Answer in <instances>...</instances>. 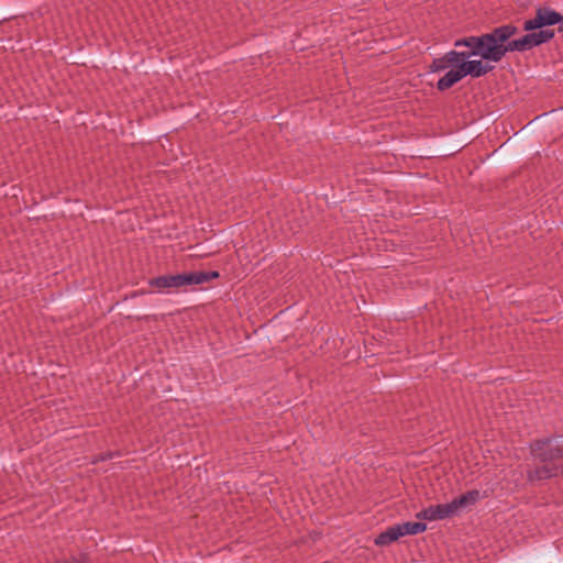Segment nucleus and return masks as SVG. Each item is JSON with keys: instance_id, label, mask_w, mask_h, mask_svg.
<instances>
[{"instance_id": "nucleus-21", "label": "nucleus", "mask_w": 563, "mask_h": 563, "mask_svg": "<svg viewBox=\"0 0 563 563\" xmlns=\"http://www.w3.org/2000/svg\"><path fill=\"white\" fill-rule=\"evenodd\" d=\"M151 317L150 316H139L137 320H145L147 321Z\"/></svg>"}, {"instance_id": "nucleus-2", "label": "nucleus", "mask_w": 563, "mask_h": 563, "mask_svg": "<svg viewBox=\"0 0 563 563\" xmlns=\"http://www.w3.org/2000/svg\"><path fill=\"white\" fill-rule=\"evenodd\" d=\"M500 32H487L481 35L463 36L454 42V47H465L464 51L452 49L440 58H434L429 65L430 73H439L453 65H460L472 57H482V60H501L504 41Z\"/></svg>"}, {"instance_id": "nucleus-10", "label": "nucleus", "mask_w": 563, "mask_h": 563, "mask_svg": "<svg viewBox=\"0 0 563 563\" xmlns=\"http://www.w3.org/2000/svg\"><path fill=\"white\" fill-rule=\"evenodd\" d=\"M146 294H153L152 290H134L129 295H125L122 300L117 301L112 308L115 309L119 312H132V313H141V312H147L150 311L148 308H142V307H134L132 303L129 302V300L134 299L139 296H143Z\"/></svg>"}, {"instance_id": "nucleus-5", "label": "nucleus", "mask_w": 563, "mask_h": 563, "mask_svg": "<svg viewBox=\"0 0 563 563\" xmlns=\"http://www.w3.org/2000/svg\"><path fill=\"white\" fill-rule=\"evenodd\" d=\"M500 60H482L468 59L460 65H453V68L446 71L437 82L439 91H445L460 82L466 76L472 78H481L495 69L492 63H499Z\"/></svg>"}, {"instance_id": "nucleus-17", "label": "nucleus", "mask_w": 563, "mask_h": 563, "mask_svg": "<svg viewBox=\"0 0 563 563\" xmlns=\"http://www.w3.org/2000/svg\"><path fill=\"white\" fill-rule=\"evenodd\" d=\"M14 12H16V9H14V8H11V7H0V24L14 19L15 16H13V15L7 18V15H9L11 13H14Z\"/></svg>"}, {"instance_id": "nucleus-8", "label": "nucleus", "mask_w": 563, "mask_h": 563, "mask_svg": "<svg viewBox=\"0 0 563 563\" xmlns=\"http://www.w3.org/2000/svg\"><path fill=\"white\" fill-rule=\"evenodd\" d=\"M468 132L455 137H451L438 143L433 150V154L450 157L460 153L466 145V141L470 139Z\"/></svg>"}, {"instance_id": "nucleus-12", "label": "nucleus", "mask_w": 563, "mask_h": 563, "mask_svg": "<svg viewBox=\"0 0 563 563\" xmlns=\"http://www.w3.org/2000/svg\"><path fill=\"white\" fill-rule=\"evenodd\" d=\"M399 532V537L416 536L427 530V523L422 521H407L396 525Z\"/></svg>"}, {"instance_id": "nucleus-4", "label": "nucleus", "mask_w": 563, "mask_h": 563, "mask_svg": "<svg viewBox=\"0 0 563 563\" xmlns=\"http://www.w3.org/2000/svg\"><path fill=\"white\" fill-rule=\"evenodd\" d=\"M531 136L532 134L523 125L481 161L486 162L488 167H498L517 162L538 150V146L529 145Z\"/></svg>"}, {"instance_id": "nucleus-20", "label": "nucleus", "mask_w": 563, "mask_h": 563, "mask_svg": "<svg viewBox=\"0 0 563 563\" xmlns=\"http://www.w3.org/2000/svg\"><path fill=\"white\" fill-rule=\"evenodd\" d=\"M416 518L419 520L431 521L430 507L423 508L419 512H417Z\"/></svg>"}, {"instance_id": "nucleus-22", "label": "nucleus", "mask_w": 563, "mask_h": 563, "mask_svg": "<svg viewBox=\"0 0 563 563\" xmlns=\"http://www.w3.org/2000/svg\"><path fill=\"white\" fill-rule=\"evenodd\" d=\"M194 247H195V249H196V251H198V252H199V251H202V246H201V244H196Z\"/></svg>"}, {"instance_id": "nucleus-13", "label": "nucleus", "mask_w": 563, "mask_h": 563, "mask_svg": "<svg viewBox=\"0 0 563 563\" xmlns=\"http://www.w3.org/2000/svg\"><path fill=\"white\" fill-rule=\"evenodd\" d=\"M396 525L388 527L385 531L380 532L375 539L374 544L377 547H387L400 539Z\"/></svg>"}, {"instance_id": "nucleus-6", "label": "nucleus", "mask_w": 563, "mask_h": 563, "mask_svg": "<svg viewBox=\"0 0 563 563\" xmlns=\"http://www.w3.org/2000/svg\"><path fill=\"white\" fill-rule=\"evenodd\" d=\"M148 285L158 289L180 288L191 286L189 272L159 275L148 279Z\"/></svg>"}, {"instance_id": "nucleus-15", "label": "nucleus", "mask_w": 563, "mask_h": 563, "mask_svg": "<svg viewBox=\"0 0 563 563\" xmlns=\"http://www.w3.org/2000/svg\"><path fill=\"white\" fill-rule=\"evenodd\" d=\"M190 284L192 285H201L205 283H209L213 279H218L220 277V273L218 271H190Z\"/></svg>"}, {"instance_id": "nucleus-9", "label": "nucleus", "mask_w": 563, "mask_h": 563, "mask_svg": "<svg viewBox=\"0 0 563 563\" xmlns=\"http://www.w3.org/2000/svg\"><path fill=\"white\" fill-rule=\"evenodd\" d=\"M563 117V106L545 111L541 114L536 115L528 123L525 124L528 131L533 135L534 132L542 125L548 123H554Z\"/></svg>"}, {"instance_id": "nucleus-18", "label": "nucleus", "mask_w": 563, "mask_h": 563, "mask_svg": "<svg viewBox=\"0 0 563 563\" xmlns=\"http://www.w3.org/2000/svg\"><path fill=\"white\" fill-rule=\"evenodd\" d=\"M113 455H119V452H110V451H108L106 453H100V454L96 455L92 459V464L110 460V459H112Z\"/></svg>"}, {"instance_id": "nucleus-16", "label": "nucleus", "mask_w": 563, "mask_h": 563, "mask_svg": "<svg viewBox=\"0 0 563 563\" xmlns=\"http://www.w3.org/2000/svg\"><path fill=\"white\" fill-rule=\"evenodd\" d=\"M429 507H430L431 521L444 520V519L452 518L455 516L451 508L450 503L431 505Z\"/></svg>"}, {"instance_id": "nucleus-3", "label": "nucleus", "mask_w": 563, "mask_h": 563, "mask_svg": "<svg viewBox=\"0 0 563 563\" xmlns=\"http://www.w3.org/2000/svg\"><path fill=\"white\" fill-rule=\"evenodd\" d=\"M530 454L540 463L532 471H528V482L547 481L563 476V434L553 433L536 439L529 443Z\"/></svg>"}, {"instance_id": "nucleus-7", "label": "nucleus", "mask_w": 563, "mask_h": 563, "mask_svg": "<svg viewBox=\"0 0 563 563\" xmlns=\"http://www.w3.org/2000/svg\"><path fill=\"white\" fill-rule=\"evenodd\" d=\"M559 552L560 545L558 544V542H552L545 548L528 553L519 558L518 560L520 563H560Z\"/></svg>"}, {"instance_id": "nucleus-14", "label": "nucleus", "mask_w": 563, "mask_h": 563, "mask_svg": "<svg viewBox=\"0 0 563 563\" xmlns=\"http://www.w3.org/2000/svg\"><path fill=\"white\" fill-rule=\"evenodd\" d=\"M501 117L503 114L499 110L487 111L484 115L478 118L479 123L471 130L468 134L472 136L482 129H487L490 124L496 123Z\"/></svg>"}, {"instance_id": "nucleus-11", "label": "nucleus", "mask_w": 563, "mask_h": 563, "mask_svg": "<svg viewBox=\"0 0 563 563\" xmlns=\"http://www.w3.org/2000/svg\"><path fill=\"white\" fill-rule=\"evenodd\" d=\"M479 499V490L471 489L455 497L452 501H450V505L454 515L456 516L462 509L466 508L467 506L475 505Z\"/></svg>"}, {"instance_id": "nucleus-19", "label": "nucleus", "mask_w": 563, "mask_h": 563, "mask_svg": "<svg viewBox=\"0 0 563 563\" xmlns=\"http://www.w3.org/2000/svg\"><path fill=\"white\" fill-rule=\"evenodd\" d=\"M90 57L86 54H76L74 56H71L69 58V60L71 62V64H76V65H86V62L89 59Z\"/></svg>"}, {"instance_id": "nucleus-1", "label": "nucleus", "mask_w": 563, "mask_h": 563, "mask_svg": "<svg viewBox=\"0 0 563 563\" xmlns=\"http://www.w3.org/2000/svg\"><path fill=\"white\" fill-rule=\"evenodd\" d=\"M559 24L558 32H563V14L552 9L551 7L543 5L536 10L532 19L523 22L522 30L527 32L525 35L512 38L519 33V29L509 23L503 24L492 29L490 32H500V37L504 41V52H501V59L508 54L514 52H527L534 47L550 43L554 36L555 31L549 29Z\"/></svg>"}]
</instances>
